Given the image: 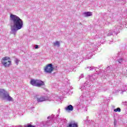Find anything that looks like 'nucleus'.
<instances>
[{"instance_id":"f257e3e1","label":"nucleus","mask_w":127,"mask_h":127,"mask_svg":"<svg viewBox=\"0 0 127 127\" xmlns=\"http://www.w3.org/2000/svg\"><path fill=\"white\" fill-rule=\"evenodd\" d=\"M97 78H98V74L97 73L88 75L86 78L87 80H88V81H86L85 83L81 85L79 87V89L83 92V93L79 98L80 102L78 104L79 106L83 104H87V102H88L91 97H94L95 95L94 92L89 93V91L91 90V86H92V84L96 82Z\"/></svg>"},{"instance_id":"f03ea898","label":"nucleus","mask_w":127,"mask_h":127,"mask_svg":"<svg viewBox=\"0 0 127 127\" xmlns=\"http://www.w3.org/2000/svg\"><path fill=\"white\" fill-rule=\"evenodd\" d=\"M11 34L15 35L18 30L23 27V21L16 15L11 14L9 18Z\"/></svg>"},{"instance_id":"7ed1b4c3","label":"nucleus","mask_w":127,"mask_h":127,"mask_svg":"<svg viewBox=\"0 0 127 127\" xmlns=\"http://www.w3.org/2000/svg\"><path fill=\"white\" fill-rule=\"evenodd\" d=\"M2 95V100L8 102H13V98L9 96V94L3 89H0V96Z\"/></svg>"},{"instance_id":"20e7f679","label":"nucleus","mask_w":127,"mask_h":127,"mask_svg":"<svg viewBox=\"0 0 127 127\" xmlns=\"http://www.w3.org/2000/svg\"><path fill=\"white\" fill-rule=\"evenodd\" d=\"M30 84L31 85H32V86H34L35 87H40L45 85V83L42 80L40 79H31Z\"/></svg>"},{"instance_id":"39448f33","label":"nucleus","mask_w":127,"mask_h":127,"mask_svg":"<svg viewBox=\"0 0 127 127\" xmlns=\"http://www.w3.org/2000/svg\"><path fill=\"white\" fill-rule=\"evenodd\" d=\"M8 59H9V57H6L2 59L1 63L4 67H9L11 65V62L9 61Z\"/></svg>"},{"instance_id":"423d86ee","label":"nucleus","mask_w":127,"mask_h":127,"mask_svg":"<svg viewBox=\"0 0 127 127\" xmlns=\"http://www.w3.org/2000/svg\"><path fill=\"white\" fill-rule=\"evenodd\" d=\"M53 70H54V67H53V64H47L44 68V72H45V73H47L48 74H51Z\"/></svg>"},{"instance_id":"0eeeda50","label":"nucleus","mask_w":127,"mask_h":127,"mask_svg":"<svg viewBox=\"0 0 127 127\" xmlns=\"http://www.w3.org/2000/svg\"><path fill=\"white\" fill-rule=\"evenodd\" d=\"M121 27L120 26H116L113 27V30H110L109 33L107 34V36H111V35H113V31L115 34H118V32L119 31V29H121Z\"/></svg>"},{"instance_id":"6e6552de","label":"nucleus","mask_w":127,"mask_h":127,"mask_svg":"<svg viewBox=\"0 0 127 127\" xmlns=\"http://www.w3.org/2000/svg\"><path fill=\"white\" fill-rule=\"evenodd\" d=\"M49 97L46 96H41L37 98V103H41V102H44V101H48Z\"/></svg>"},{"instance_id":"1a4fd4ad","label":"nucleus","mask_w":127,"mask_h":127,"mask_svg":"<svg viewBox=\"0 0 127 127\" xmlns=\"http://www.w3.org/2000/svg\"><path fill=\"white\" fill-rule=\"evenodd\" d=\"M83 15L85 17H88L89 16H92V15H93V13L90 11L84 12H83Z\"/></svg>"},{"instance_id":"9d476101","label":"nucleus","mask_w":127,"mask_h":127,"mask_svg":"<svg viewBox=\"0 0 127 127\" xmlns=\"http://www.w3.org/2000/svg\"><path fill=\"white\" fill-rule=\"evenodd\" d=\"M86 70L87 71H96V70L98 69L97 67H94V66H87L85 68Z\"/></svg>"},{"instance_id":"9b49d317","label":"nucleus","mask_w":127,"mask_h":127,"mask_svg":"<svg viewBox=\"0 0 127 127\" xmlns=\"http://www.w3.org/2000/svg\"><path fill=\"white\" fill-rule=\"evenodd\" d=\"M65 110L68 112H72L73 110V106H72V105H69L65 108Z\"/></svg>"},{"instance_id":"f8f14e48","label":"nucleus","mask_w":127,"mask_h":127,"mask_svg":"<svg viewBox=\"0 0 127 127\" xmlns=\"http://www.w3.org/2000/svg\"><path fill=\"white\" fill-rule=\"evenodd\" d=\"M67 127H78V124L77 123H70Z\"/></svg>"},{"instance_id":"ddd939ff","label":"nucleus","mask_w":127,"mask_h":127,"mask_svg":"<svg viewBox=\"0 0 127 127\" xmlns=\"http://www.w3.org/2000/svg\"><path fill=\"white\" fill-rule=\"evenodd\" d=\"M96 38H104V34H102V33H99L96 35Z\"/></svg>"},{"instance_id":"4468645a","label":"nucleus","mask_w":127,"mask_h":127,"mask_svg":"<svg viewBox=\"0 0 127 127\" xmlns=\"http://www.w3.org/2000/svg\"><path fill=\"white\" fill-rule=\"evenodd\" d=\"M71 90H72L71 87H69V88H67L66 91L65 92V93L64 94H70V93H72V91H71Z\"/></svg>"},{"instance_id":"2eb2a0df","label":"nucleus","mask_w":127,"mask_h":127,"mask_svg":"<svg viewBox=\"0 0 127 127\" xmlns=\"http://www.w3.org/2000/svg\"><path fill=\"white\" fill-rule=\"evenodd\" d=\"M59 114L57 115L56 120L57 121H58L59 123H60V122H62V118H60L59 117Z\"/></svg>"},{"instance_id":"dca6fc26","label":"nucleus","mask_w":127,"mask_h":127,"mask_svg":"<svg viewBox=\"0 0 127 127\" xmlns=\"http://www.w3.org/2000/svg\"><path fill=\"white\" fill-rule=\"evenodd\" d=\"M54 45L55 46H58V47H60V42L59 41H56V42L54 43Z\"/></svg>"},{"instance_id":"f3484780","label":"nucleus","mask_w":127,"mask_h":127,"mask_svg":"<svg viewBox=\"0 0 127 127\" xmlns=\"http://www.w3.org/2000/svg\"><path fill=\"white\" fill-rule=\"evenodd\" d=\"M43 125L44 127H45L46 126H50L51 125V123L50 122H43Z\"/></svg>"},{"instance_id":"a211bd4d","label":"nucleus","mask_w":127,"mask_h":127,"mask_svg":"<svg viewBox=\"0 0 127 127\" xmlns=\"http://www.w3.org/2000/svg\"><path fill=\"white\" fill-rule=\"evenodd\" d=\"M114 112H118V113H120L121 112V108H117V109H114Z\"/></svg>"},{"instance_id":"6ab92c4d","label":"nucleus","mask_w":127,"mask_h":127,"mask_svg":"<svg viewBox=\"0 0 127 127\" xmlns=\"http://www.w3.org/2000/svg\"><path fill=\"white\" fill-rule=\"evenodd\" d=\"M119 63H120V64L123 63V62H124V59L123 58H121L119 60H118Z\"/></svg>"},{"instance_id":"aec40b11","label":"nucleus","mask_w":127,"mask_h":127,"mask_svg":"<svg viewBox=\"0 0 127 127\" xmlns=\"http://www.w3.org/2000/svg\"><path fill=\"white\" fill-rule=\"evenodd\" d=\"M15 63L16 64V65H18V63H19V60L17 59H15Z\"/></svg>"},{"instance_id":"412c9836","label":"nucleus","mask_w":127,"mask_h":127,"mask_svg":"<svg viewBox=\"0 0 127 127\" xmlns=\"http://www.w3.org/2000/svg\"><path fill=\"white\" fill-rule=\"evenodd\" d=\"M50 117L51 119H52V120H54V119H55V115H52Z\"/></svg>"},{"instance_id":"4be33fe9","label":"nucleus","mask_w":127,"mask_h":127,"mask_svg":"<svg viewBox=\"0 0 127 127\" xmlns=\"http://www.w3.org/2000/svg\"><path fill=\"white\" fill-rule=\"evenodd\" d=\"M117 120L116 119L114 120V127H117Z\"/></svg>"},{"instance_id":"5701e85b","label":"nucleus","mask_w":127,"mask_h":127,"mask_svg":"<svg viewBox=\"0 0 127 127\" xmlns=\"http://www.w3.org/2000/svg\"><path fill=\"white\" fill-rule=\"evenodd\" d=\"M112 67V66H109L108 67H107V71H109V70H110L111 69V67Z\"/></svg>"},{"instance_id":"b1692460","label":"nucleus","mask_w":127,"mask_h":127,"mask_svg":"<svg viewBox=\"0 0 127 127\" xmlns=\"http://www.w3.org/2000/svg\"><path fill=\"white\" fill-rule=\"evenodd\" d=\"M27 127H35V126L29 125L27 126Z\"/></svg>"},{"instance_id":"393cba45","label":"nucleus","mask_w":127,"mask_h":127,"mask_svg":"<svg viewBox=\"0 0 127 127\" xmlns=\"http://www.w3.org/2000/svg\"><path fill=\"white\" fill-rule=\"evenodd\" d=\"M35 49H38V45H36L35 46Z\"/></svg>"},{"instance_id":"a878e982","label":"nucleus","mask_w":127,"mask_h":127,"mask_svg":"<svg viewBox=\"0 0 127 127\" xmlns=\"http://www.w3.org/2000/svg\"><path fill=\"white\" fill-rule=\"evenodd\" d=\"M58 115H59V114H60V109H58Z\"/></svg>"},{"instance_id":"bb28decb","label":"nucleus","mask_w":127,"mask_h":127,"mask_svg":"<svg viewBox=\"0 0 127 127\" xmlns=\"http://www.w3.org/2000/svg\"><path fill=\"white\" fill-rule=\"evenodd\" d=\"M83 76H84V75H83V74H82L81 76H80V78H83Z\"/></svg>"},{"instance_id":"cd10ccee","label":"nucleus","mask_w":127,"mask_h":127,"mask_svg":"<svg viewBox=\"0 0 127 127\" xmlns=\"http://www.w3.org/2000/svg\"><path fill=\"white\" fill-rule=\"evenodd\" d=\"M50 118H51L50 116L48 117L47 119L48 120H49Z\"/></svg>"},{"instance_id":"c85d7f7f","label":"nucleus","mask_w":127,"mask_h":127,"mask_svg":"<svg viewBox=\"0 0 127 127\" xmlns=\"http://www.w3.org/2000/svg\"><path fill=\"white\" fill-rule=\"evenodd\" d=\"M102 91H104V92L107 91V89H102Z\"/></svg>"},{"instance_id":"c756f323","label":"nucleus","mask_w":127,"mask_h":127,"mask_svg":"<svg viewBox=\"0 0 127 127\" xmlns=\"http://www.w3.org/2000/svg\"><path fill=\"white\" fill-rule=\"evenodd\" d=\"M22 126H15L14 127H21Z\"/></svg>"},{"instance_id":"7c9ffc66","label":"nucleus","mask_w":127,"mask_h":127,"mask_svg":"<svg viewBox=\"0 0 127 127\" xmlns=\"http://www.w3.org/2000/svg\"><path fill=\"white\" fill-rule=\"evenodd\" d=\"M123 92H122V94H123Z\"/></svg>"}]
</instances>
